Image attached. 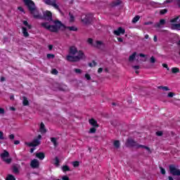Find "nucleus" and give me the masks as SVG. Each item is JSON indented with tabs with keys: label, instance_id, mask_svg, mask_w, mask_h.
<instances>
[{
	"label": "nucleus",
	"instance_id": "obj_34",
	"mask_svg": "<svg viewBox=\"0 0 180 180\" xmlns=\"http://www.w3.org/2000/svg\"><path fill=\"white\" fill-rule=\"evenodd\" d=\"M172 74H176V72H179V68H172Z\"/></svg>",
	"mask_w": 180,
	"mask_h": 180
},
{
	"label": "nucleus",
	"instance_id": "obj_35",
	"mask_svg": "<svg viewBox=\"0 0 180 180\" xmlns=\"http://www.w3.org/2000/svg\"><path fill=\"white\" fill-rule=\"evenodd\" d=\"M150 64H155V58L154 56H151L150 60H149Z\"/></svg>",
	"mask_w": 180,
	"mask_h": 180
},
{
	"label": "nucleus",
	"instance_id": "obj_44",
	"mask_svg": "<svg viewBox=\"0 0 180 180\" xmlns=\"http://www.w3.org/2000/svg\"><path fill=\"white\" fill-rule=\"evenodd\" d=\"M179 19V16L176 17L175 18L170 20L171 23H176V22Z\"/></svg>",
	"mask_w": 180,
	"mask_h": 180
},
{
	"label": "nucleus",
	"instance_id": "obj_58",
	"mask_svg": "<svg viewBox=\"0 0 180 180\" xmlns=\"http://www.w3.org/2000/svg\"><path fill=\"white\" fill-rule=\"evenodd\" d=\"M8 139H10V140H13L15 139V135L13 134L9 135Z\"/></svg>",
	"mask_w": 180,
	"mask_h": 180
},
{
	"label": "nucleus",
	"instance_id": "obj_18",
	"mask_svg": "<svg viewBox=\"0 0 180 180\" xmlns=\"http://www.w3.org/2000/svg\"><path fill=\"white\" fill-rule=\"evenodd\" d=\"M90 124L93 126V127H99V125L98 124V122L95 120L94 118L89 120Z\"/></svg>",
	"mask_w": 180,
	"mask_h": 180
},
{
	"label": "nucleus",
	"instance_id": "obj_29",
	"mask_svg": "<svg viewBox=\"0 0 180 180\" xmlns=\"http://www.w3.org/2000/svg\"><path fill=\"white\" fill-rule=\"evenodd\" d=\"M23 25H25V26H26V27L28 29V30H30V29H32V25H29V22H27V21L24 20L22 21Z\"/></svg>",
	"mask_w": 180,
	"mask_h": 180
},
{
	"label": "nucleus",
	"instance_id": "obj_1",
	"mask_svg": "<svg viewBox=\"0 0 180 180\" xmlns=\"http://www.w3.org/2000/svg\"><path fill=\"white\" fill-rule=\"evenodd\" d=\"M86 56L82 51H78L75 46H70L69 49V55L66 56L67 61L70 63H77L80 60H85Z\"/></svg>",
	"mask_w": 180,
	"mask_h": 180
},
{
	"label": "nucleus",
	"instance_id": "obj_10",
	"mask_svg": "<svg viewBox=\"0 0 180 180\" xmlns=\"http://www.w3.org/2000/svg\"><path fill=\"white\" fill-rule=\"evenodd\" d=\"M85 25H91L92 23V15H86L84 18L82 20Z\"/></svg>",
	"mask_w": 180,
	"mask_h": 180
},
{
	"label": "nucleus",
	"instance_id": "obj_11",
	"mask_svg": "<svg viewBox=\"0 0 180 180\" xmlns=\"http://www.w3.org/2000/svg\"><path fill=\"white\" fill-rule=\"evenodd\" d=\"M30 167H32L34 169L39 168L40 167V162L38 161L37 159H34L30 162Z\"/></svg>",
	"mask_w": 180,
	"mask_h": 180
},
{
	"label": "nucleus",
	"instance_id": "obj_7",
	"mask_svg": "<svg viewBox=\"0 0 180 180\" xmlns=\"http://www.w3.org/2000/svg\"><path fill=\"white\" fill-rule=\"evenodd\" d=\"M44 19V20H47L48 22L53 21V13H51L50 11H44L43 13V16H41V18Z\"/></svg>",
	"mask_w": 180,
	"mask_h": 180
},
{
	"label": "nucleus",
	"instance_id": "obj_25",
	"mask_svg": "<svg viewBox=\"0 0 180 180\" xmlns=\"http://www.w3.org/2000/svg\"><path fill=\"white\" fill-rule=\"evenodd\" d=\"M172 29L173 30H180V23L179 24H172Z\"/></svg>",
	"mask_w": 180,
	"mask_h": 180
},
{
	"label": "nucleus",
	"instance_id": "obj_56",
	"mask_svg": "<svg viewBox=\"0 0 180 180\" xmlns=\"http://www.w3.org/2000/svg\"><path fill=\"white\" fill-rule=\"evenodd\" d=\"M172 2H174V0H166L164 4H172Z\"/></svg>",
	"mask_w": 180,
	"mask_h": 180
},
{
	"label": "nucleus",
	"instance_id": "obj_37",
	"mask_svg": "<svg viewBox=\"0 0 180 180\" xmlns=\"http://www.w3.org/2000/svg\"><path fill=\"white\" fill-rule=\"evenodd\" d=\"M175 96V93L174 92H169L167 94V98H174Z\"/></svg>",
	"mask_w": 180,
	"mask_h": 180
},
{
	"label": "nucleus",
	"instance_id": "obj_32",
	"mask_svg": "<svg viewBox=\"0 0 180 180\" xmlns=\"http://www.w3.org/2000/svg\"><path fill=\"white\" fill-rule=\"evenodd\" d=\"M6 180H16V179H15V176L13 175L8 174Z\"/></svg>",
	"mask_w": 180,
	"mask_h": 180
},
{
	"label": "nucleus",
	"instance_id": "obj_20",
	"mask_svg": "<svg viewBox=\"0 0 180 180\" xmlns=\"http://www.w3.org/2000/svg\"><path fill=\"white\" fill-rule=\"evenodd\" d=\"M56 86L59 91H65L67 89V86L65 85L56 84Z\"/></svg>",
	"mask_w": 180,
	"mask_h": 180
},
{
	"label": "nucleus",
	"instance_id": "obj_26",
	"mask_svg": "<svg viewBox=\"0 0 180 180\" xmlns=\"http://www.w3.org/2000/svg\"><path fill=\"white\" fill-rule=\"evenodd\" d=\"M120 4H122V1L116 0L112 3L111 6H112V7L119 6V5H120Z\"/></svg>",
	"mask_w": 180,
	"mask_h": 180
},
{
	"label": "nucleus",
	"instance_id": "obj_50",
	"mask_svg": "<svg viewBox=\"0 0 180 180\" xmlns=\"http://www.w3.org/2000/svg\"><path fill=\"white\" fill-rule=\"evenodd\" d=\"M3 41H4V43H6V42L9 41V38H8V37H4L3 39Z\"/></svg>",
	"mask_w": 180,
	"mask_h": 180
},
{
	"label": "nucleus",
	"instance_id": "obj_40",
	"mask_svg": "<svg viewBox=\"0 0 180 180\" xmlns=\"http://www.w3.org/2000/svg\"><path fill=\"white\" fill-rule=\"evenodd\" d=\"M89 133H91V134L96 133V127L91 128Z\"/></svg>",
	"mask_w": 180,
	"mask_h": 180
},
{
	"label": "nucleus",
	"instance_id": "obj_16",
	"mask_svg": "<svg viewBox=\"0 0 180 180\" xmlns=\"http://www.w3.org/2000/svg\"><path fill=\"white\" fill-rule=\"evenodd\" d=\"M40 140H41V135H38L37 139L33 140L32 143H34L35 147L40 146Z\"/></svg>",
	"mask_w": 180,
	"mask_h": 180
},
{
	"label": "nucleus",
	"instance_id": "obj_47",
	"mask_svg": "<svg viewBox=\"0 0 180 180\" xmlns=\"http://www.w3.org/2000/svg\"><path fill=\"white\" fill-rule=\"evenodd\" d=\"M60 163V160H58V158L56 157L55 158V165H58Z\"/></svg>",
	"mask_w": 180,
	"mask_h": 180
},
{
	"label": "nucleus",
	"instance_id": "obj_42",
	"mask_svg": "<svg viewBox=\"0 0 180 180\" xmlns=\"http://www.w3.org/2000/svg\"><path fill=\"white\" fill-rule=\"evenodd\" d=\"M168 12V10L167 8L162 9L160 11V15H165Z\"/></svg>",
	"mask_w": 180,
	"mask_h": 180
},
{
	"label": "nucleus",
	"instance_id": "obj_52",
	"mask_svg": "<svg viewBox=\"0 0 180 180\" xmlns=\"http://www.w3.org/2000/svg\"><path fill=\"white\" fill-rule=\"evenodd\" d=\"M153 21H148V22H146L143 23V25H145V26H147L148 25H153Z\"/></svg>",
	"mask_w": 180,
	"mask_h": 180
},
{
	"label": "nucleus",
	"instance_id": "obj_39",
	"mask_svg": "<svg viewBox=\"0 0 180 180\" xmlns=\"http://www.w3.org/2000/svg\"><path fill=\"white\" fill-rule=\"evenodd\" d=\"M155 134L156 136H158V137H161L164 134V133L162 131H156Z\"/></svg>",
	"mask_w": 180,
	"mask_h": 180
},
{
	"label": "nucleus",
	"instance_id": "obj_3",
	"mask_svg": "<svg viewBox=\"0 0 180 180\" xmlns=\"http://www.w3.org/2000/svg\"><path fill=\"white\" fill-rule=\"evenodd\" d=\"M23 2L25 4L26 6H27L31 15H33L35 19L41 18V15L39 13V10L36 8V5L33 1L23 0Z\"/></svg>",
	"mask_w": 180,
	"mask_h": 180
},
{
	"label": "nucleus",
	"instance_id": "obj_38",
	"mask_svg": "<svg viewBox=\"0 0 180 180\" xmlns=\"http://www.w3.org/2000/svg\"><path fill=\"white\" fill-rule=\"evenodd\" d=\"M72 164L75 167H79V162L78 161L72 162Z\"/></svg>",
	"mask_w": 180,
	"mask_h": 180
},
{
	"label": "nucleus",
	"instance_id": "obj_59",
	"mask_svg": "<svg viewBox=\"0 0 180 180\" xmlns=\"http://www.w3.org/2000/svg\"><path fill=\"white\" fill-rule=\"evenodd\" d=\"M18 11H20V12H25V10L23 9V8H22L20 6L18 7Z\"/></svg>",
	"mask_w": 180,
	"mask_h": 180
},
{
	"label": "nucleus",
	"instance_id": "obj_17",
	"mask_svg": "<svg viewBox=\"0 0 180 180\" xmlns=\"http://www.w3.org/2000/svg\"><path fill=\"white\" fill-rule=\"evenodd\" d=\"M39 131L42 134H44L47 133V129H46V126L44 125V123L41 122L40 127H39Z\"/></svg>",
	"mask_w": 180,
	"mask_h": 180
},
{
	"label": "nucleus",
	"instance_id": "obj_27",
	"mask_svg": "<svg viewBox=\"0 0 180 180\" xmlns=\"http://www.w3.org/2000/svg\"><path fill=\"white\" fill-rule=\"evenodd\" d=\"M158 89H162V91H171V89L167 86H159Z\"/></svg>",
	"mask_w": 180,
	"mask_h": 180
},
{
	"label": "nucleus",
	"instance_id": "obj_21",
	"mask_svg": "<svg viewBox=\"0 0 180 180\" xmlns=\"http://www.w3.org/2000/svg\"><path fill=\"white\" fill-rule=\"evenodd\" d=\"M136 56H137V53L136 52H134L133 54L129 56V61L130 63H133V61H134V60H136Z\"/></svg>",
	"mask_w": 180,
	"mask_h": 180
},
{
	"label": "nucleus",
	"instance_id": "obj_5",
	"mask_svg": "<svg viewBox=\"0 0 180 180\" xmlns=\"http://www.w3.org/2000/svg\"><path fill=\"white\" fill-rule=\"evenodd\" d=\"M0 157L2 161L6 162V164H11L12 162V158H9V152H8L6 150H4V153L0 154Z\"/></svg>",
	"mask_w": 180,
	"mask_h": 180
},
{
	"label": "nucleus",
	"instance_id": "obj_4",
	"mask_svg": "<svg viewBox=\"0 0 180 180\" xmlns=\"http://www.w3.org/2000/svg\"><path fill=\"white\" fill-rule=\"evenodd\" d=\"M126 147H135V148H145V150H147L149 153H151V150H150V148L148 146H146L144 145H140L136 141L131 139H128L127 140V142L125 143Z\"/></svg>",
	"mask_w": 180,
	"mask_h": 180
},
{
	"label": "nucleus",
	"instance_id": "obj_57",
	"mask_svg": "<svg viewBox=\"0 0 180 180\" xmlns=\"http://www.w3.org/2000/svg\"><path fill=\"white\" fill-rule=\"evenodd\" d=\"M132 68H134V70H140V66L139 65H133Z\"/></svg>",
	"mask_w": 180,
	"mask_h": 180
},
{
	"label": "nucleus",
	"instance_id": "obj_60",
	"mask_svg": "<svg viewBox=\"0 0 180 180\" xmlns=\"http://www.w3.org/2000/svg\"><path fill=\"white\" fill-rule=\"evenodd\" d=\"M153 41H155V43H157L158 41V39H157V35H155L153 37Z\"/></svg>",
	"mask_w": 180,
	"mask_h": 180
},
{
	"label": "nucleus",
	"instance_id": "obj_48",
	"mask_svg": "<svg viewBox=\"0 0 180 180\" xmlns=\"http://www.w3.org/2000/svg\"><path fill=\"white\" fill-rule=\"evenodd\" d=\"M0 140H5V137H4L3 131H0Z\"/></svg>",
	"mask_w": 180,
	"mask_h": 180
},
{
	"label": "nucleus",
	"instance_id": "obj_14",
	"mask_svg": "<svg viewBox=\"0 0 180 180\" xmlns=\"http://www.w3.org/2000/svg\"><path fill=\"white\" fill-rule=\"evenodd\" d=\"M20 168V165L18 164L13 165L12 169L13 174H19V169Z\"/></svg>",
	"mask_w": 180,
	"mask_h": 180
},
{
	"label": "nucleus",
	"instance_id": "obj_13",
	"mask_svg": "<svg viewBox=\"0 0 180 180\" xmlns=\"http://www.w3.org/2000/svg\"><path fill=\"white\" fill-rule=\"evenodd\" d=\"M165 25V20L161 19L159 22H156L153 25V27L160 28L161 26H164Z\"/></svg>",
	"mask_w": 180,
	"mask_h": 180
},
{
	"label": "nucleus",
	"instance_id": "obj_43",
	"mask_svg": "<svg viewBox=\"0 0 180 180\" xmlns=\"http://www.w3.org/2000/svg\"><path fill=\"white\" fill-rule=\"evenodd\" d=\"M160 169L161 174L165 175L166 174L165 169L162 168V167H160Z\"/></svg>",
	"mask_w": 180,
	"mask_h": 180
},
{
	"label": "nucleus",
	"instance_id": "obj_23",
	"mask_svg": "<svg viewBox=\"0 0 180 180\" xmlns=\"http://www.w3.org/2000/svg\"><path fill=\"white\" fill-rule=\"evenodd\" d=\"M22 30L24 37H29V32H27V28L25 27H22Z\"/></svg>",
	"mask_w": 180,
	"mask_h": 180
},
{
	"label": "nucleus",
	"instance_id": "obj_30",
	"mask_svg": "<svg viewBox=\"0 0 180 180\" xmlns=\"http://www.w3.org/2000/svg\"><path fill=\"white\" fill-rule=\"evenodd\" d=\"M139 20H140V15H136L132 20V23H137Z\"/></svg>",
	"mask_w": 180,
	"mask_h": 180
},
{
	"label": "nucleus",
	"instance_id": "obj_12",
	"mask_svg": "<svg viewBox=\"0 0 180 180\" xmlns=\"http://www.w3.org/2000/svg\"><path fill=\"white\" fill-rule=\"evenodd\" d=\"M124 29L120 27L117 30H114L113 33L115 36H120V34H124Z\"/></svg>",
	"mask_w": 180,
	"mask_h": 180
},
{
	"label": "nucleus",
	"instance_id": "obj_63",
	"mask_svg": "<svg viewBox=\"0 0 180 180\" xmlns=\"http://www.w3.org/2000/svg\"><path fill=\"white\" fill-rule=\"evenodd\" d=\"M14 144H15V146H18V144H20V141H14Z\"/></svg>",
	"mask_w": 180,
	"mask_h": 180
},
{
	"label": "nucleus",
	"instance_id": "obj_46",
	"mask_svg": "<svg viewBox=\"0 0 180 180\" xmlns=\"http://www.w3.org/2000/svg\"><path fill=\"white\" fill-rule=\"evenodd\" d=\"M74 71L76 72V74H81V72H82L81 69H75Z\"/></svg>",
	"mask_w": 180,
	"mask_h": 180
},
{
	"label": "nucleus",
	"instance_id": "obj_54",
	"mask_svg": "<svg viewBox=\"0 0 180 180\" xmlns=\"http://www.w3.org/2000/svg\"><path fill=\"white\" fill-rule=\"evenodd\" d=\"M174 4L178 5L179 8H180V0H174Z\"/></svg>",
	"mask_w": 180,
	"mask_h": 180
},
{
	"label": "nucleus",
	"instance_id": "obj_28",
	"mask_svg": "<svg viewBox=\"0 0 180 180\" xmlns=\"http://www.w3.org/2000/svg\"><path fill=\"white\" fill-rule=\"evenodd\" d=\"M113 146L114 147H115V148H120V141H115L113 143Z\"/></svg>",
	"mask_w": 180,
	"mask_h": 180
},
{
	"label": "nucleus",
	"instance_id": "obj_41",
	"mask_svg": "<svg viewBox=\"0 0 180 180\" xmlns=\"http://www.w3.org/2000/svg\"><path fill=\"white\" fill-rule=\"evenodd\" d=\"M25 144H26V146H28V147H36L34 142H32V143L26 142Z\"/></svg>",
	"mask_w": 180,
	"mask_h": 180
},
{
	"label": "nucleus",
	"instance_id": "obj_33",
	"mask_svg": "<svg viewBox=\"0 0 180 180\" xmlns=\"http://www.w3.org/2000/svg\"><path fill=\"white\" fill-rule=\"evenodd\" d=\"M95 41H94V39H92V38H89L87 40V42L89 43V44H90V46H91V47H94V42Z\"/></svg>",
	"mask_w": 180,
	"mask_h": 180
},
{
	"label": "nucleus",
	"instance_id": "obj_15",
	"mask_svg": "<svg viewBox=\"0 0 180 180\" xmlns=\"http://www.w3.org/2000/svg\"><path fill=\"white\" fill-rule=\"evenodd\" d=\"M60 29H61L62 30H65V29H68V30H70V32H77V30H78V28H77V27L75 26H71V27L65 26V28L61 27Z\"/></svg>",
	"mask_w": 180,
	"mask_h": 180
},
{
	"label": "nucleus",
	"instance_id": "obj_36",
	"mask_svg": "<svg viewBox=\"0 0 180 180\" xmlns=\"http://www.w3.org/2000/svg\"><path fill=\"white\" fill-rule=\"evenodd\" d=\"M54 57H56V56H54V54H51V53H48L46 55V58L50 60L51 58H54Z\"/></svg>",
	"mask_w": 180,
	"mask_h": 180
},
{
	"label": "nucleus",
	"instance_id": "obj_9",
	"mask_svg": "<svg viewBox=\"0 0 180 180\" xmlns=\"http://www.w3.org/2000/svg\"><path fill=\"white\" fill-rule=\"evenodd\" d=\"M46 5L53 6L55 9H58V4H57V0H43Z\"/></svg>",
	"mask_w": 180,
	"mask_h": 180
},
{
	"label": "nucleus",
	"instance_id": "obj_51",
	"mask_svg": "<svg viewBox=\"0 0 180 180\" xmlns=\"http://www.w3.org/2000/svg\"><path fill=\"white\" fill-rule=\"evenodd\" d=\"M69 16L70 18V22H72L75 19L74 15L72 14H71V13H70Z\"/></svg>",
	"mask_w": 180,
	"mask_h": 180
},
{
	"label": "nucleus",
	"instance_id": "obj_6",
	"mask_svg": "<svg viewBox=\"0 0 180 180\" xmlns=\"http://www.w3.org/2000/svg\"><path fill=\"white\" fill-rule=\"evenodd\" d=\"M169 169L170 174L173 176H180V169L176 168V166H175L174 165H170L169 166Z\"/></svg>",
	"mask_w": 180,
	"mask_h": 180
},
{
	"label": "nucleus",
	"instance_id": "obj_24",
	"mask_svg": "<svg viewBox=\"0 0 180 180\" xmlns=\"http://www.w3.org/2000/svg\"><path fill=\"white\" fill-rule=\"evenodd\" d=\"M57 140H58V138H54V137L51 138V143H53L54 147H57V146H58V143L57 142Z\"/></svg>",
	"mask_w": 180,
	"mask_h": 180
},
{
	"label": "nucleus",
	"instance_id": "obj_8",
	"mask_svg": "<svg viewBox=\"0 0 180 180\" xmlns=\"http://www.w3.org/2000/svg\"><path fill=\"white\" fill-rule=\"evenodd\" d=\"M93 47L94 49H98V50H103V49H105V43L102 41L95 40L94 41Z\"/></svg>",
	"mask_w": 180,
	"mask_h": 180
},
{
	"label": "nucleus",
	"instance_id": "obj_31",
	"mask_svg": "<svg viewBox=\"0 0 180 180\" xmlns=\"http://www.w3.org/2000/svg\"><path fill=\"white\" fill-rule=\"evenodd\" d=\"M62 170L63 171V172H67V171H71V169H70V167H68V165H65L63 166Z\"/></svg>",
	"mask_w": 180,
	"mask_h": 180
},
{
	"label": "nucleus",
	"instance_id": "obj_19",
	"mask_svg": "<svg viewBox=\"0 0 180 180\" xmlns=\"http://www.w3.org/2000/svg\"><path fill=\"white\" fill-rule=\"evenodd\" d=\"M30 103H29V100H27V97L22 96V105L23 106H29Z\"/></svg>",
	"mask_w": 180,
	"mask_h": 180
},
{
	"label": "nucleus",
	"instance_id": "obj_62",
	"mask_svg": "<svg viewBox=\"0 0 180 180\" xmlns=\"http://www.w3.org/2000/svg\"><path fill=\"white\" fill-rule=\"evenodd\" d=\"M117 40H118V41H120V43L123 42V39L122 37H118Z\"/></svg>",
	"mask_w": 180,
	"mask_h": 180
},
{
	"label": "nucleus",
	"instance_id": "obj_55",
	"mask_svg": "<svg viewBox=\"0 0 180 180\" xmlns=\"http://www.w3.org/2000/svg\"><path fill=\"white\" fill-rule=\"evenodd\" d=\"M0 115H5V109L0 108Z\"/></svg>",
	"mask_w": 180,
	"mask_h": 180
},
{
	"label": "nucleus",
	"instance_id": "obj_53",
	"mask_svg": "<svg viewBox=\"0 0 180 180\" xmlns=\"http://www.w3.org/2000/svg\"><path fill=\"white\" fill-rule=\"evenodd\" d=\"M162 67H164V68H167V71H169V68H168V65L166 63H163L162 64Z\"/></svg>",
	"mask_w": 180,
	"mask_h": 180
},
{
	"label": "nucleus",
	"instance_id": "obj_64",
	"mask_svg": "<svg viewBox=\"0 0 180 180\" xmlns=\"http://www.w3.org/2000/svg\"><path fill=\"white\" fill-rule=\"evenodd\" d=\"M111 124L112 126H117L116 122H114V121H111Z\"/></svg>",
	"mask_w": 180,
	"mask_h": 180
},
{
	"label": "nucleus",
	"instance_id": "obj_22",
	"mask_svg": "<svg viewBox=\"0 0 180 180\" xmlns=\"http://www.w3.org/2000/svg\"><path fill=\"white\" fill-rule=\"evenodd\" d=\"M36 157L37 158H39V160H44V157H46V155H44V153H36Z\"/></svg>",
	"mask_w": 180,
	"mask_h": 180
},
{
	"label": "nucleus",
	"instance_id": "obj_45",
	"mask_svg": "<svg viewBox=\"0 0 180 180\" xmlns=\"http://www.w3.org/2000/svg\"><path fill=\"white\" fill-rule=\"evenodd\" d=\"M51 74H53V75H57V74H58V70L56 69H53L51 71Z\"/></svg>",
	"mask_w": 180,
	"mask_h": 180
},
{
	"label": "nucleus",
	"instance_id": "obj_2",
	"mask_svg": "<svg viewBox=\"0 0 180 180\" xmlns=\"http://www.w3.org/2000/svg\"><path fill=\"white\" fill-rule=\"evenodd\" d=\"M53 23L55 25H50L49 22H42L41 23V26L44 29H46V30H49V32H52L53 33L58 32L61 27H63V29L65 28V25L58 20H54Z\"/></svg>",
	"mask_w": 180,
	"mask_h": 180
},
{
	"label": "nucleus",
	"instance_id": "obj_49",
	"mask_svg": "<svg viewBox=\"0 0 180 180\" xmlns=\"http://www.w3.org/2000/svg\"><path fill=\"white\" fill-rule=\"evenodd\" d=\"M84 77L88 81H91V75L89 74H86Z\"/></svg>",
	"mask_w": 180,
	"mask_h": 180
},
{
	"label": "nucleus",
	"instance_id": "obj_61",
	"mask_svg": "<svg viewBox=\"0 0 180 180\" xmlns=\"http://www.w3.org/2000/svg\"><path fill=\"white\" fill-rule=\"evenodd\" d=\"M102 71H103V68H98V72L99 74H101V72H102Z\"/></svg>",
	"mask_w": 180,
	"mask_h": 180
}]
</instances>
